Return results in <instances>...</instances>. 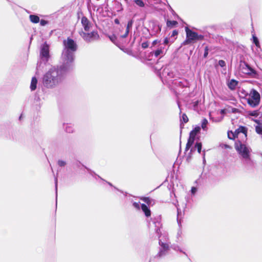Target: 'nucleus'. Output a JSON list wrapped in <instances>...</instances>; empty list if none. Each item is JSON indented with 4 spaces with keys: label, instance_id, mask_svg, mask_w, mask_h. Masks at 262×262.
<instances>
[{
    "label": "nucleus",
    "instance_id": "f257e3e1",
    "mask_svg": "<svg viewBox=\"0 0 262 262\" xmlns=\"http://www.w3.org/2000/svg\"><path fill=\"white\" fill-rule=\"evenodd\" d=\"M64 49L62 52L63 63L61 69H70L74 60V53L77 51L78 46L76 42L72 38L68 37L63 41Z\"/></svg>",
    "mask_w": 262,
    "mask_h": 262
},
{
    "label": "nucleus",
    "instance_id": "f03ea898",
    "mask_svg": "<svg viewBox=\"0 0 262 262\" xmlns=\"http://www.w3.org/2000/svg\"><path fill=\"white\" fill-rule=\"evenodd\" d=\"M69 69H61V66L57 68H52L43 76L42 83L47 88H52L61 81L60 74Z\"/></svg>",
    "mask_w": 262,
    "mask_h": 262
},
{
    "label": "nucleus",
    "instance_id": "7ed1b4c3",
    "mask_svg": "<svg viewBox=\"0 0 262 262\" xmlns=\"http://www.w3.org/2000/svg\"><path fill=\"white\" fill-rule=\"evenodd\" d=\"M235 148L238 155L244 159L249 160L250 159V148L240 141L235 143Z\"/></svg>",
    "mask_w": 262,
    "mask_h": 262
},
{
    "label": "nucleus",
    "instance_id": "20e7f679",
    "mask_svg": "<svg viewBox=\"0 0 262 262\" xmlns=\"http://www.w3.org/2000/svg\"><path fill=\"white\" fill-rule=\"evenodd\" d=\"M245 97L248 104L251 107L256 106L260 102V95L255 90H251L249 93L246 95Z\"/></svg>",
    "mask_w": 262,
    "mask_h": 262
},
{
    "label": "nucleus",
    "instance_id": "39448f33",
    "mask_svg": "<svg viewBox=\"0 0 262 262\" xmlns=\"http://www.w3.org/2000/svg\"><path fill=\"white\" fill-rule=\"evenodd\" d=\"M185 31L186 33V39L183 42V45H184L190 44L203 39V36L202 35H199L198 33L192 31L187 27L185 28Z\"/></svg>",
    "mask_w": 262,
    "mask_h": 262
},
{
    "label": "nucleus",
    "instance_id": "423d86ee",
    "mask_svg": "<svg viewBox=\"0 0 262 262\" xmlns=\"http://www.w3.org/2000/svg\"><path fill=\"white\" fill-rule=\"evenodd\" d=\"M79 33L83 39L86 42L96 41L100 39V36L97 30H93L91 32L81 31Z\"/></svg>",
    "mask_w": 262,
    "mask_h": 262
},
{
    "label": "nucleus",
    "instance_id": "0eeeda50",
    "mask_svg": "<svg viewBox=\"0 0 262 262\" xmlns=\"http://www.w3.org/2000/svg\"><path fill=\"white\" fill-rule=\"evenodd\" d=\"M228 137L230 139L233 140L235 138H242L243 139L247 137V129L243 126H240L234 133L229 132L228 133Z\"/></svg>",
    "mask_w": 262,
    "mask_h": 262
},
{
    "label": "nucleus",
    "instance_id": "6e6552de",
    "mask_svg": "<svg viewBox=\"0 0 262 262\" xmlns=\"http://www.w3.org/2000/svg\"><path fill=\"white\" fill-rule=\"evenodd\" d=\"M200 128L199 127H195L192 130L189 135V138L186 144L185 150H188L193 143L195 138L197 134L200 132Z\"/></svg>",
    "mask_w": 262,
    "mask_h": 262
},
{
    "label": "nucleus",
    "instance_id": "1a4fd4ad",
    "mask_svg": "<svg viewBox=\"0 0 262 262\" xmlns=\"http://www.w3.org/2000/svg\"><path fill=\"white\" fill-rule=\"evenodd\" d=\"M81 23L84 29V32H89L93 26L92 23L85 16L81 17Z\"/></svg>",
    "mask_w": 262,
    "mask_h": 262
},
{
    "label": "nucleus",
    "instance_id": "9d476101",
    "mask_svg": "<svg viewBox=\"0 0 262 262\" xmlns=\"http://www.w3.org/2000/svg\"><path fill=\"white\" fill-rule=\"evenodd\" d=\"M40 56L41 58H45L47 60H48L49 55V46L45 42L41 47Z\"/></svg>",
    "mask_w": 262,
    "mask_h": 262
},
{
    "label": "nucleus",
    "instance_id": "9b49d317",
    "mask_svg": "<svg viewBox=\"0 0 262 262\" xmlns=\"http://www.w3.org/2000/svg\"><path fill=\"white\" fill-rule=\"evenodd\" d=\"M160 245L161 246L160 251L159 252L160 256H162L164 254V252L168 250L169 246L167 243H165L162 241L161 239H160L159 241Z\"/></svg>",
    "mask_w": 262,
    "mask_h": 262
},
{
    "label": "nucleus",
    "instance_id": "f8f14e48",
    "mask_svg": "<svg viewBox=\"0 0 262 262\" xmlns=\"http://www.w3.org/2000/svg\"><path fill=\"white\" fill-rule=\"evenodd\" d=\"M242 71L246 74H251L253 73V70L246 64H245L243 67Z\"/></svg>",
    "mask_w": 262,
    "mask_h": 262
},
{
    "label": "nucleus",
    "instance_id": "ddd939ff",
    "mask_svg": "<svg viewBox=\"0 0 262 262\" xmlns=\"http://www.w3.org/2000/svg\"><path fill=\"white\" fill-rule=\"evenodd\" d=\"M132 25H133L132 20H130L128 22L127 25V27L126 28L125 32L123 35H120L121 38H125L128 36L129 31V29L130 27H132Z\"/></svg>",
    "mask_w": 262,
    "mask_h": 262
},
{
    "label": "nucleus",
    "instance_id": "4468645a",
    "mask_svg": "<svg viewBox=\"0 0 262 262\" xmlns=\"http://www.w3.org/2000/svg\"><path fill=\"white\" fill-rule=\"evenodd\" d=\"M237 83L238 82L237 81L234 79H231L228 82V86L230 89L233 90L236 88Z\"/></svg>",
    "mask_w": 262,
    "mask_h": 262
},
{
    "label": "nucleus",
    "instance_id": "2eb2a0df",
    "mask_svg": "<svg viewBox=\"0 0 262 262\" xmlns=\"http://www.w3.org/2000/svg\"><path fill=\"white\" fill-rule=\"evenodd\" d=\"M37 80L35 77H32L31 82L30 89L32 91H34L36 89Z\"/></svg>",
    "mask_w": 262,
    "mask_h": 262
},
{
    "label": "nucleus",
    "instance_id": "dca6fc26",
    "mask_svg": "<svg viewBox=\"0 0 262 262\" xmlns=\"http://www.w3.org/2000/svg\"><path fill=\"white\" fill-rule=\"evenodd\" d=\"M30 21L34 24H37L39 22V17L36 15H30L29 16Z\"/></svg>",
    "mask_w": 262,
    "mask_h": 262
},
{
    "label": "nucleus",
    "instance_id": "f3484780",
    "mask_svg": "<svg viewBox=\"0 0 262 262\" xmlns=\"http://www.w3.org/2000/svg\"><path fill=\"white\" fill-rule=\"evenodd\" d=\"M141 47H142V50H141L140 51V56L142 58H146L145 55H143L142 52H143V50H145V49H146L147 48V41L143 42L142 43Z\"/></svg>",
    "mask_w": 262,
    "mask_h": 262
},
{
    "label": "nucleus",
    "instance_id": "a211bd4d",
    "mask_svg": "<svg viewBox=\"0 0 262 262\" xmlns=\"http://www.w3.org/2000/svg\"><path fill=\"white\" fill-rule=\"evenodd\" d=\"M195 149H196L198 152L199 153H200L201 151V149H202V144L201 143H196L194 147L192 148L191 149V152H192Z\"/></svg>",
    "mask_w": 262,
    "mask_h": 262
},
{
    "label": "nucleus",
    "instance_id": "6ab92c4d",
    "mask_svg": "<svg viewBox=\"0 0 262 262\" xmlns=\"http://www.w3.org/2000/svg\"><path fill=\"white\" fill-rule=\"evenodd\" d=\"M110 39L114 43H116L117 41V37L115 34L112 35H107Z\"/></svg>",
    "mask_w": 262,
    "mask_h": 262
},
{
    "label": "nucleus",
    "instance_id": "aec40b11",
    "mask_svg": "<svg viewBox=\"0 0 262 262\" xmlns=\"http://www.w3.org/2000/svg\"><path fill=\"white\" fill-rule=\"evenodd\" d=\"M141 208L142 210L144 211L145 215L147 216V206L144 204H141Z\"/></svg>",
    "mask_w": 262,
    "mask_h": 262
},
{
    "label": "nucleus",
    "instance_id": "412c9836",
    "mask_svg": "<svg viewBox=\"0 0 262 262\" xmlns=\"http://www.w3.org/2000/svg\"><path fill=\"white\" fill-rule=\"evenodd\" d=\"M208 124V121L207 119H204L203 120L202 123V127L203 129H206L207 125Z\"/></svg>",
    "mask_w": 262,
    "mask_h": 262
},
{
    "label": "nucleus",
    "instance_id": "4be33fe9",
    "mask_svg": "<svg viewBox=\"0 0 262 262\" xmlns=\"http://www.w3.org/2000/svg\"><path fill=\"white\" fill-rule=\"evenodd\" d=\"M135 2L140 7H143L144 6V4L142 0H135Z\"/></svg>",
    "mask_w": 262,
    "mask_h": 262
},
{
    "label": "nucleus",
    "instance_id": "5701e85b",
    "mask_svg": "<svg viewBox=\"0 0 262 262\" xmlns=\"http://www.w3.org/2000/svg\"><path fill=\"white\" fill-rule=\"evenodd\" d=\"M162 53V50L158 49V50H156L155 52L152 53V54H154V55L156 57H158ZM152 54V53H150V54Z\"/></svg>",
    "mask_w": 262,
    "mask_h": 262
},
{
    "label": "nucleus",
    "instance_id": "b1692460",
    "mask_svg": "<svg viewBox=\"0 0 262 262\" xmlns=\"http://www.w3.org/2000/svg\"><path fill=\"white\" fill-rule=\"evenodd\" d=\"M256 132L259 134H262V127L261 125L256 126Z\"/></svg>",
    "mask_w": 262,
    "mask_h": 262
},
{
    "label": "nucleus",
    "instance_id": "393cba45",
    "mask_svg": "<svg viewBox=\"0 0 262 262\" xmlns=\"http://www.w3.org/2000/svg\"><path fill=\"white\" fill-rule=\"evenodd\" d=\"M253 42L257 47H259V43L257 38L255 36H253Z\"/></svg>",
    "mask_w": 262,
    "mask_h": 262
},
{
    "label": "nucleus",
    "instance_id": "a878e982",
    "mask_svg": "<svg viewBox=\"0 0 262 262\" xmlns=\"http://www.w3.org/2000/svg\"><path fill=\"white\" fill-rule=\"evenodd\" d=\"M177 24L176 21H168L167 22V25L168 26H173L176 25Z\"/></svg>",
    "mask_w": 262,
    "mask_h": 262
},
{
    "label": "nucleus",
    "instance_id": "bb28decb",
    "mask_svg": "<svg viewBox=\"0 0 262 262\" xmlns=\"http://www.w3.org/2000/svg\"><path fill=\"white\" fill-rule=\"evenodd\" d=\"M182 119L184 123H186L188 121V118L185 114L182 115Z\"/></svg>",
    "mask_w": 262,
    "mask_h": 262
},
{
    "label": "nucleus",
    "instance_id": "cd10ccee",
    "mask_svg": "<svg viewBox=\"0 0 262 262\" xmlns=\"http://www.w3.org/2000/svg\"><path fill=\"white\" fill-rule=\"evenodd\" d=\"M58 164L60 166L62 167L65 166L66 163L64 161L62 160H59L58 161Z\"/></svg>",
    "mask_w": 262,
    "mask_h": 262
},
{
    "label": "nucleus",
    "instance_id": "c85d7f7f",
    "mask_svg": "<svg viewBox=\"0 0 262 262\" xmlns=\"http://www.w3.org/2000/svg\"><path fill=\"white\" fill-rule=\"evenodd\" d=\"M219 65L220 66L222 67H224L225 66L226 63L223 60H220L219 61Z\"/></svg>",
    "mask_w": 262,
    "mask_h": 262
},
{
    "label": "nucleus",
    "instance_id": "c756f323",
    "mask_svg": "<svg viewBox=\"0 0 262 262\" xmlns=\"http://www.w3.org/2000/svg\"><path fill=\"white\" fill-rule=\"evenodd\" d=\"M48 23V21L44 20V19H41L40 21V24L41 26H45Z\"/></svg>",
    "mask_w": 262,
    "mask_h": 262
},
{
    "label": "nucleus",
    "instance_id": "7c9ffc66",
    "mask_svg": "<svg viewBox=\"0 0 262 262\" xmlns=\"http://www.w3.org/2000/svg\"><path fill=\"white\" fill-rule=\"evenodd\" d=\"M197 191V188L194 187H192L191 189V192L192 194H194Z\"/></svg>",
    "mask_w": 262,
    "mask_h": 262
},
{
    "label": "nucleus",
    "instance_id": "2f4dec72",
    "mask_svg": "<svg viewBox=\"0 0 262 262\" xmlns=\"http://www.w3.org/2000/svg\"><path fill=\"white\" fill-rule=\"evenodd\" d=\"M140 203L135 202L133 203V206L138 209H140Z\"/></svg>",
    "mask_w": 262,
    "mask_h": 262
},
{
    "label": "nucleus",
    "instance_id": "473e14b6",
    "mask_svg": "<svg viewBox=\"0 0 262 262\" xmlns=\"http://www.w3.org/2000/svg\"><path fill=\"white\" fill-rule=\"evenodd\" d=\"M223 119V117H221V118H212V120L213 121H215V122H219V121H221Z\"/></svg>",
    "mask_w": 262,
    "mask_h": 262
},
{
    "label": "nucleus",
    "instance_id": "72a5a7b5",
    "mask_svg": "<svg viewBox=\"0 0 262 262\" xmlns=\"http://www.w3.org/2000/svg\"><path fill=\"white\" fill-rule=\"evenodd\" d=\"M177 34H178V32L177 31L174 30L172 32L171 36H175L177 35Z\"/></svg>",
    "mask_w": 262,
    "mask_h": 262
},
{
    "label": "nucleus",
    "instance_id": "f704fd0d",
    "mask_svg": "<svg viewBox=\"0 0 262 262\" xmlns=\"http://www.w3.org/2000/svg\"><path fill=\"white\" fill-rule=\"evenodd\" d=\"M114 21H115V23L116 24H119L120 23V21L119 20V19L118 18H116L115 20H114Z\"/></svg>",
    "mask_w": 262,
    "mask_h": 262
},
{
    "label": "nucleus",
    "instance_id": "c9c22d12",
    "mask_svg": "<svg viewBox=\"0 0 262 262\" xmlns=\"http://www.w3.org/2000/svg\"><path fill=\"white\" fill-rule=\"evenodd\" d=\"M169 42V40L167 38H165L164 41L165 44H167Z\"/></svg>",
    "mask_w": 262,
    "mask_h": 262
},
{
    "label": "nucleus",
    "instance_id": "e433bc0d",
    "mask_svg": "<svg viewBox=\"0 0 262 262\" xmlns=\"http://www.w3.org/2000/svg\"><path fill=\"white\" fill-rule=\"evenodd\" d=\"M224 113H225V110H221V111H220V113H221V114H224Z\"/></svg>",
    "mask_w": 262,
    "mask_h": 262
},
{
    "label": "nucleus",
    "instance_id": "4c0bfd02",
    "mask_svg": "<svg viewBox=\"0 0 262 262\" xmlns=\"http://www.w3.org/2000/svg\"><path fill=\"white\" fill-rule=\"evenodd\" d=\"M143 200L145 202H147V198H144L143 199Z\"/></svg>",
    "mask_w": 262,
    "mask_h": 262
},
{
    "label": "nucleus",
    "instance_id": "58836bf2",
    "mask_svg": "<svg viewBox=\"0 0 262 262\" xmlns=\"http://www.w3.org/2000/svg\"><path fill=\"white\" fill-rule=\"evenodd\" d=\"M224 147L225 148H230V146L229 145H224Z\"/></svg>",
    "mask_w": 262,
    "mask_h": 262
},
{
    "label": "nucleus",
    "instance_id": "ea45409f",
    "mask_svg": "<svg viewBox=\"0 0 262 262\" xmlns=\"http://www.w3.org/2000/svg\"><path fill=\"white\" fill-rule=\"evenodd\" d=\"M207 54H208V53H207V51H206V52H205V54H204V56H205H205H207Z\"/></svg>",
    "mask_w": 262,
    "mask_h": 262
},
{
    "label": "nucleus",
    "instance_id": "a19ab883",
    "mask_svg": "<svg viewBox=\"0 0 262 262\" xmlns=\"http://www.w3.org/2000/svg\"><path fill=\"white\" fill-rule=\"evenodd\" d=\"M205 152H204L203 154V159H204V161H205Z\"/></svg>",
    "mask_w": 262,
    "mask_h": 262
},
{
    "label": "nucleus",
    "instance_id": "79ce46f5",
    "mask_svg": "<svg viewBox=\"0 0 262 262\" xmlns=\"http://www.w3.org/2000/svg\"><path fill=\"white\" fill-rule=\"evenodd\" d=\"M148 216H149V215H150V211H149V210H148Z\"/></svg>",
    "mask_w": 262,
    "mask_h": 262
},
{
    "label": "nucleus",
    "instance_id": "37998d69",
    "mask_svg": "<svg viewBox=\"0 0 262 262\" xmlns=\"http://www.w3.org/2000/svg\"><path fill=\"white\" fill-rule=\"evenodd\" d=\"M156 42H157V41H156V40H155V41H154V43H156Z\"/></svg>",
    "mask_w": 262,
    "mask_h": 262
},
{
    "label": "nucleus",
    "instance_id": "c03bdc74",
    "mask_svg": "<svg viewBox=\"0 0 262 262\" xmlns=\"http://www.w3.org/2000/svg\"><path fill=\"white\" fill-rule=\"evenodd\" d=\"M125 1H127L128 0H125Z\"/></svg>",
    "mask_w": 262,
    "mask_h": 262
}]
</instances>
